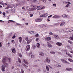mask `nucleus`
Listing matches in <instances>:
<instances>
[{
	"instance_id": "nucleus-32",
	"label": "nucleus",
	"mask_w": 73,
	"mask_h": 73,
	"mask_svg": "<svg viewBox=\"0 0 73 73\" xmlns=\"http://www.w3.org/2000/svg\"><path fill=\"white\" fill-rule=\"evenodd\" d=\"M11 11H12L13 13H15V10L14 9H12L11 10Z\"/></svg>"
},
{
	"instance_id": "nucleus-47",
	"label": "nucleus",
	"mask_w": 73,
	"mask_h": 73,
	"mask_svg": "<svg viewBox=\"0 0 73 73\" xmlns=\"http://www.w3.org/2000/svg\"><path fill=\"white\" fill-rule=\"evenodd\" d=\"M69 5H70L68 4L66 5V6H65V7H66V8H67L69 6Z\"/></svg>"
},
{
	"instance_id": "nucleus-13",
	"label": "nucleus",
	"mask_w": 73,
	"mask_h": 73,
	"mask_svg": "<svg viewBox=\"0 0 73 73\" xmlns=\"http://www.w3.org/2000/svg\"><path fill=\"white\" fill-rule=\"evenodd\" d=\"M11 50L13 53H16V50H15V48H12L11 49Z\"/></svg>"
},
{
	"instance_id": "nucleus-54",
	"label": "nucleus",
	"mask_w": 73,
	"mask_h": 73,
	"mask_svg": "<svg viewBox=\"0 0 73 73\" xmlns=\"http://www.w3.org/2000/svg\"><path fill=\"white\" fill-rule=\"evenodd\" d=\"M33 2L34 3H36L37 2V0H33Z\"/></svg>"
},
{
	"instance_id": "nucleus-55",
	"label": "nucleus",
	"mask_w": 73,
	"mask_h": 73,
	"mask_svg": "<svg viewBox=\"0 0 73 73\" xmlns=\"http://www.w3.org/2000/svg\"><path fill=\"white\" fill-rule=\"evenodd\" d=\"M56 4H53V6L54 7H56Z\"/></svg>"
},
{
	"instance_id": "nucleus-31",
	"label": "nucleus",
	"mask_w": 73,
	"mask_h": 73,
	"mask_svg": "<svg viewBox=\"0 0 73 73\" xmlns=\"http://www.w3.org/2000/svg\"><path fill=\"white\" fill-rule=\"evenodd\" d=\"M50 53H51V54H55L56 53L55 52L53 51H50Z\"/></svg>"
},
{
	"instance_id": "nucleus-30",
	"label": "nucleus",
	"mask_w": 73,
	"mask_h": 73,
	"mask_svg": "<svg viewBox=\"0 0 73 73\" xmlns=\"http://www.w3.org/2000/svg\"><path fill=\"white\" fill-rule=\"evenodd\" d=\"M68 42H69V43H70V44H73V42L71 41L70 40H68Z\"/></svg>"
},
{
	"instance_id": "nucleus-39",
	"label": "nucleus",
	"mask_w": 73,
	"mask_h": 73,
	"mask_svg": "<svg viewBox=\"0 0 73 73\" xmlns=\"http://www.w3.org/2000/svg\"><path fill=\"white\" fill-rule=\"evenodd\" d=\"M18 60L19 62L20 63H21V60L19 58H18Z\"/></svg>"
},
{
	"instance_id": "nucleus-38",
	"label": "nucleus",
	"mask_w": 73,
	"mask_h": 73,
	"mask_svg": "<svg viewBox=\"0 0 73 73\" xmlns=\"http://www.w3.org/2000/svg\"><path fill=\"white\" fill-rule=\"evenodd\" d=\"M33 49H35L36 48V46L35 45H33L32 46Z\"/></svg>"
},
{
	"instance_id": "nucleus-57",
	"label": "nucleus",
	"mask_w": 73,
	"mask_h": 73,
	"mask_svg": "<svg viewBox=\"0 0 73 73\" xmlns=\"http://www.w3.org/2000/svg\"><path fill=\"white\" fill-rule=\"evenodd\" d=\"M9 21H10V22H11V23H12V22H14V21L11 20H9Z\"/></svg>"
},
{
	"instance_id": "nucleus-4",
	"label": "nucleus",
	"mask_w": 73,
	"mask_h": 73,
	"mask_svg": "<svg viewBox=\"0 0 73 73\" xmlns=\"http://www.w3.org/2000/svg\"><path fill=\"white\" fill-rule=\"evenodd\" d=\"M66 30V31L64 30H62L63 32H70V28H67Z\"/></svg>"
},
{
	"instance_id": "nucleus-63",
	"label": "nucleus",
	"mask_w": 73,
	"mask_h": 73,
	"mask_svg": "<svg viewBox=\"0 0 73 73\" xmlns=\"http://www.w3.org/2000/svg\"><path fill=\"white\" fill-rule=\"evenodd\" d=\"M35 68H36V67H37V66L36 65H34L33 66Z\"/></svg>"
},
{
	"instance_id": "nucleus-17",
	"label": "nucleus",
	"mask_w": 73,
	"mask_h": 73,
	"mask_svg": "<svg viewBox=\"0 0 73 73\" xmlns=\"http://www.w3.org/2000/svg\"><path fill=\"white\" fill-rule=\"evenodd\" d=\"M39 54L41 56V57H43V56H44V53L43 52H39Z\"/></svg>"
},
{
	"instance_id": "nucleus-16",
	"label": "nucleus",
	"mask_w": 73,
	"mask_h": 73,
	"mask_svg": "<svg viewBox=\"0 0 73 73\" xmlns=\"http://www.w3.org/2000/svg\"><path fill=\"white\" fill-rule=\"evenodd\" d=\"M56 44L57 45H58V46H61V45H62V43L59 42H57Z\"/></svg>"
},
{
	"instance_id": "nucleus-41",
	"label": "nucleus",
	"mask_w": 73,
	"mask_h": 73,
	"mask_svg": "<svg viewBox=\"0 0 73 73\" xmlns=\"http://www.w3.org/2000/svg\"><path fill=\"white\" fill-rule=\"evenodd\" d=\"M48 66H49L51 69H53V68H52V66H50V65H48Z\"/></svg>"
},
{
	"instance_id": "nucleus-45",
	"label": "nucleus",
	"mask_w": 73,
	"mask_h": 73,
	"mask_svg": "<svg viewBox=\"0 0 73 73\" xmlns=\"http://www.w3.org/2000/svg\"><path fill=\"white\" fill-rule=\"evenodd\" d=\"M35 37H38V34H36L35 35Z\"/></svg>"
},
{
	"instance_id": "nucleus-20",
	"label": "nucleus",
	"mask_w": 73,
	"mask_h": 73,
	"mask_svg": "<svg viewBox=\"0 0 73 73\" xmlns=\"http://www.w3.org/2000/svg\"><path fill=\"white\" fill-rule=\"evenodd\" d=\"M28 33H30V34H34V33H35V31H28Z\"/></svg>"
},
{
	"instance_id": "nucleus-19",
	"label": "nucleus",
	"mask_w": 73,
	"mask_h": 73,
	"mask_svg": "<svg viewBox=\"0 0 73 73\" xmlns=\"http://www.w3.org/2000/svg\"><path fill=\"white\" fill-rule=\"evenodd\" d=\"M32 41V40L31 39H30L29 40H28L27 42V44H29L30 42H31Z\"/></svg>"
},
{
	"instance_id": "nucleus-48",
	"label": "nucleus",
	"mask_w": 73,
	"mask_h": 73,
	"mask_svg": "<svg viewBox=\"0 0 73 73\" xmlns=\"http://www.w3.org/2000/svg\"><path fill=\"white\" fill-rule=\"evenodd\" d=\"M28 10L29 11H32V8H30Z\"/></svg>"
},
{
	"instance_id": "nucleus-12",
	"label": "nucleus",
	"mask_w": 73,
	"mask_h": 73,
	"mask_svg": "<svg viewBox=\"0 0 73 73\" xmlns=\"http://www.w3.org/2000/svg\"><path fill=\"white\" fill-rule=\"evenodd\" d=\"M53 17L54 19H57V18H60V17H61V16L58 15H56L54 16Z\"/></svg>"
},
{
	"instance_id": "nucleus-18",
	"label": "nucleus",
	"mask_w": 73,
	"mask_h": 73,
	"mask_svg": "<svg viewBox=\"0 0 73 73\" xmlns=\"http://www.w3.org/2000/svg\"><path fill=\"white\" fill-rule=\"evenodd\" d=\"M45 8V7H42L41 8H40L37 9V10H42V9H44Z\"/></svg>"
},
{
	"instance_id": "nucleus-59",
	"label": "nucleus",
	"mask_w": 73,
	"mask_h": 73,
	"mask_svg": "<svg viewBox=\"0 0 73 73\" xmlns=\"http://www.w3.org/2000/svg\"><path fill=\"white\" fill-rule=\"evenodd\" d=\"M25 25H28L29 24H28V23H25Z\"/></svg>"
},
{
	"instance_id": "nucleus-64",
	"label": "nucleus",
	"mask_w": 73,
	"mask_h": 73,
	"mask_svg": "<svg viewBox=\"0 0 73 73\" xmlns=\"http://www.w3.org/2000/svg\"><path fill=\"white\" fill-rule=\"evenodd\" d=\"M52 15H50L48 16V18H49V17H52Z\"/></svg>"
},
{
	"instance_id": "nucleus-26",
	"label": "nucleus",
	"mask_w": 73,
	"mask_h": 73,
	"mask_svg": "<svg viewBox=\"0 0 73 73\" xmlns=\"http://www.w3.org/2000/svg\"><path fill=\"white\" fill-rule=\"evenodd\" d=\"M19 41L20 42H21V41H22V38L21 37H19Z\"/></svg>"
},
{
	"instance_id": "nucleus-27",
	"label": "nucleus",
	"mask_w": 73,
	"mask_h": 73,
	"mask_svg": "<svg viewBox=\"0 0 73 73\" xmlns=\"http://www.w3.org/2000/svg\"><path fill=\"white\" fill-rule=\"evenodd\" d=\"M65 24V22H62L61 24H60V26H62V25H64Z\"/></svg>"
},
{
	"instance_id": "nucleus-5",
	"label": "nucleus",
	"mask_w": 73,
	"mask_h": 73,
	"mask_svg": "<svg viewBox=\"0 0 73 73\" xmlns=\"http://www.w3.org/2000/svg\"><path fill=\"white\" fill-rule=\"evenodd\" d=\"M42 19L40 18H37L35 19V22H40L42 21Z\"/></svg>"
},
{
	"instance_id": "nucleus-53",
	"label": "nucleus",
	"mask_w": 73,
	"mask_h": 73,
	"mask_svg": "<svg viewBox=\"0 0 73 73\" xmlns=\"http://www.w3.org/2000/svg\"><path fill=\"white\" fill-rule=\"evenodd\" d=\"M38 40H39V38H36V41H38Z\"/></svg>"
},
{
	"instance_id": "nucleus-1",
	"label": "nucleus",
	"mask_w": 73,
	"mask_h": 73,
	"mask_svg": "<svg viewBox=\"0 0 73 73\" xmlns=\"http://www.w3.org/2000/svg\"><path fill=\"white\" fill-rule=\"evenodd\" d=\"M5 65V64H3L1 66V70L2 72H4L5 70V68L6 67Z\"/></svg>"
},
{
	"instance_id": "nucleus-7",
	"label": "nucleus",
	"mask_w": 73,
	"mask_h": 73,
	"mask_svg": "<svg viewBox=\"0 0 73 73\" xmlns=\"http://www.w3.org/2000/svg\"><path fill=\"white\" fill-rule=\"evenodd\" d=\"M47 46L48 47V48H52L53 46L50 43L48 42H47Z\"/></svg>"
},
{
	"instance_id": "nucleus-21",
	"label": "nucleus",
	"mask_w": 73,
	"mask_h": 73,
	"mask_svg": "<svg viewBox=\"0 0 73 73\" xmlns=\"http://www.w3.org/2000/svg\"><path fill=\"white\" fill-rule=\"evenodd\" d=\"M36 46L38 48H40V44L39 43H37L36 44Z\"/></svg>"
},
{
	"instance_id": "nucleus-28",
	"label": "nucleus",
	"mask_w": 73,
	"mask_h": 73,
	"mask_svg": "<svg viewBox=\"0 0 73 73\" xmlns=\"http://www.w3.org/2000/svg\"><path fill=\"white\" fill-rule=\"evenodd\" d=\"M11 61L12 60H11V59L10 58H9L8 59V61L9 62V63H11Z\"/></svg>"
},
{
	"instance_id": "nucleus-11",
	"label": "nucleus",
	"mask_w": 73,
	"mask_h": 73,
	"mask_svg": "<svg viewBox=\"0 0 73 73\" xmlns=\"http://www.w3.org/2000/svg\"><path fill=\"white\" fill-rule=\"evenodd\" d=\"M51 39L52 38L50 37H47L44 38L45 40H46V41H50Z\"/></svg>"
},
{
	"instance_id": "nucleus-61",
	"label": "nucleus",
	"mask_w": 73,
	"mask_h": 73,
	"mask_svg": "<svg viewBox=\"0 0 73 73\" xmlns=\"http://www.w3.org/2000/svg\"><path fill=\"white\" fill-rule=\"evenodd\" d=\"M31 7H35V5H32V4L31 5Z\"/></svg>"
},
{
	"instance_id": "nucleus-33",
	"label": "nucleus",
	"mask_w": 73,
	"mask_h": 73,
	"mask_svg": "<svg viewBox=\"0 0 73 73\" xmlns=\"http://www.w3.org/2000/svg\"><path fill=\"white\" fill-rule=\"evenodd\" d=\"M25 40L27 41L29 40V38L28 37H26L25 38Z\"/></svg>"
},
{
	"instance_id": "nucleus-46",
	"label": "nucleus",
	"mask_w": 73,
	"mask_h": 73,
	"mask_svg": "<svg viewBox=\"0 0 73 73\" xmlns=\"http://www.w3.org/2000/svg\"><path fill=\"white\" fill-rule=\"evenodd\" d=\"M19 56L20 57H22V55L21 54H19Z\"/></svg>"
},
{
	"instance_id": "nucleus-25",
	"label": "nucleus",
	"mask_w": 73,
	"mask_h": 73,
	"mask_svg": "<svg viewBox=\"0 0 73 73\" xmlns=\"http://www.w3.org/2000/svg\"><path fill=\"white\" fill-rule=\"evenodd\" d=\"M46 68L47 71L48 72L49 71V67L47 66H46Z\"/></svg>"
},
{
	"instance_id": "nucleus-35",
	"label": "nucleus",
	"mask_w": 73,
	"mask_h": 73,
	"mask_svg": "<svg viewBox=\"0 0 73 73\" xmlns=\"http://www.w3.org/2000/svg\"><path fill=\"white\" fill-rule=\"evenodd\" d=\"M16 25H18V26H21V24H19V23H16Z\"/></svg>"
},
{
	"instance_id": "nucleus-49",
	"label": "nucleus",
	"mask_w": 73,
	"mask_h": 73,
	"mask_svg": "<svg viewBox=\"0 0 73 73\" xmlns=\"http://www.w3.org/2000/svg\"><path fill=\"white\" fill-rule=\"evenodd\" d=\"M11 42L13 44H14L15 43V41L13 40H11Z\"/></svg>"
},
{
	"instance_id": "nucleus-42",
	"label": "nucleus",
	"mask_w": 73,
	"mask_h": 73,
	"mask_svg": "<svg viewBox=\"0 0 73 73\" xmlns=\"http://www.w3.org/2000/svg\"><path fill=\"white\" fill-rule=\"evenodd\" d=\"M70 40H73V37H70L69 38Z\"/></svg>"
},
{
	"instance_id": "nucleus-3",
	"label": "nucleus",
	"mask_w": 73,
	"mask_h": 73,
	"mask_svg": "<svg viewBox=\"0 0 73 73\" xmlns=\"http://www.w3.org/2000/svg\"><path fill=\"white\" fill-rule=\"evenodd\" d=\"M61 60L63 63H66V64H70L69 62H68V61H66L64 59H61Z\"/></svg>"
},
{
	"instance_id": "nucleus-60",
	"label": "nucleus",
	"mask_w": 73,
	"mask_h": 73,
	"mask_svg": "<svg viewBox=\"0 0 73 73\" xmlns=\"http://www.w3.org/2000/svg\"><path fill=\"white\" fill-rule=\"evenodd\" d=\"M15 37H16V36L15 35H14L12 37V38H15Z\"/></svg>"
},
{
	"instance_id": "nucleus-15",
	"label": "nucleus",
	"mask_w": 73,
	"mask_h": 73,
	"mask_svg": "<svg viewBox=\"0 0 73 73\" xmlns=\"http://www.w3.org/2000/svg\"><path fill=\"white\" fill-rule=\"evenodd\" d=\"M62 17L64 19H66L68 17V15H62Z\"/></svg>"
},
{
	"instance_id": "nucleus-29",
	"label": "nucleus",
	"mask_w": 73,
	"mask_h": 73,
	"mask_svg": "<svg viewBox=\"0 0 73 73\" xmlns=\"http://www.w3.org/2000/svg\"><path fill=\"white\" fill-rule=\"evenodd\" d=\"M68 61H70V62H73V60H72V59L69 58L68 59Z\"/></svg>"
},
{
	"instance_id": "nucleus-62",
	"label": "nucleus",
	"mask_w": 73,
	"mask_h": 73,
	"mask_svg": "<svg viewBox=\"0 0 73 73\" xmlns=\"http://www.w3.org/2000/svg\"><path fill=\"white\" fill-rule=\"evenodd\" d=\"M30 17H32L33 16V14H30Z\"/></svg>"
},
{
	"instance_id": "nucleus-40",
	"label": "nucleus",
	"mask_w": 73,
	"mask_h": 73,
	"mask_svg": "<svg viewBox=\"0 0 73 73\" xmlns=\"http://www.w3.org/2000/svg\"><path fill=\"white\" fill-rule=\"evenodd\" d=\"M70 32H72V31H73V27L70 28Z\"/></svg>"
},
{
	"instance_id": "nucleus-36",
	"label": "nucleus",
	"mask_w": 73,
	"mask_h": 73,
	"mask_svg": "<svg viewBox=\"0 0 73 73\" xmlns=\"http://www.w3.org/2000/svg\"><path fill=\"white\" fill-rule=\"evenodd\" d=\"M56 66L58 68H60V67H61V65L59 64H57Z\"/></svg>"
},
{
	"instance_id": "nucleus-43",
	"label": "nucleus",
	"mask_w": 73,
	"mask_h": 73,
	"mask_svg": "<svg viewBox=\"0 0 73 73\" xmlns=\"http://www.w3.org/2000/svg\"><path fill=\"white\" fill-rule=\"evenodd\" d=\"M23 66H24L25 67V68H27V66H26V65H25V64H23Z\"/></svg>"
},
{
	"instance_id": "nucleus-51",
	"label": "nucleus",
	"mask_w": 73,
	"mask_h": 73,
	"mask_svg": "<svg viewBox=\"0 0 73 73\" xmlns=\"http://www.w3.org/2000/svg\"><path fill=\"white\" fill-rule=\"evenodd\" d=\"M42 28H43V27H46V25H42Z\"/></svg>"
},
{
	"instance_id": "nucleus-50",
	"label": "nucleus",
	"mask_w": 73,
	"mask_h": 73,
	"mask_svg": "<svg viewBox=\"0 0 73 73\" xmlns=\"http://www.w3.org/2000/svg\"><path fill=\"white\" fill-rule=\"evenodd\" d=\"M38 26L39 27H40V28H42V25H38Z\"/></svg>"
},
{
	"instance_id": "nucleus-6",
	"label": "nucleus",
	"mask_w": 73,
	"mask_h": 73,
	"mask_svg": "<svg viewBox=\"0 0 73 73\" xmlns=\"http://www.w3.org/2000/svg\"><path fill=\"white\" fill-rule=\"evenodd\" d=\"M6 62L7 59H6V58H4L2 60V62H3V64H5L6 65H8V64H7V63H5V62Z\"/></svg>"
},
{
	"instance_id": "nucleus-37",
	"label": "nucleus",
	"mask_w": 73,
	"mask_h": 73,
	"mask_svg": "<svg viewBox=\"0 0 73 73\" xmlns=\"http://www.w3.org/2000/svg\"><path fill=\"white\" fill-rule=\"evenodd\" d=\"M21 73H24V70L23 69H21Z\"/></svg>"
},
{
	"instance_id": "nucleus-44",
	"label": "nucleus",
	"mask_w": 73,
	"mask_h": 73,
	"mask_svg": "<svg viewBox=\"0 0 73 73\" xmlns=\"http://www.w3.org/2000/svg\"><path fill=\"white\" fill-rule=\"evenodd\" d=\"M31 58H35V56L33 55H32L31 56Z\"/></svg>"
},
{
	"instance_id": "nucleus-2",
	"label": "nucleus",
	"mask_w": 73,
	"mask_h": 73,
	"mask_svg": "<svg viewBox=\"0 0 73 73\" xmlns=\"http://www.w3.org/2000/svg\"><path fill=\"white\" fill-rule=\"evenodd\" d=\"M5 5H7V6H8L7 7H6L5 9H8V8H12V7H11V6L10 5L9 7V6H8V5H7V3H3V7H4V6H5Z\"/></svg>"
},
{
	"instance_id": "nucleus-14",
	"label": "nucleus",
	"mask_w": 73,
	"mask_h": 73,
	"mask_svg": "<svg viewBox=\"0 0 73 73\" xmlns=\"http://www.w3.org/2000/svg\"><path fill=\"white\" fill-rule=\"evenodd\" d=\"M54 37L55 38H56V39H58V38H59V37L57 35H54Z\"/></svg>"
},
{
	"instance_id": "nucleus-34",
	"label": "nucleus",
	"mask_w": 73,
	"mask_h": 73,
	"mask_svg": "<svg viewBox=\"0 0 73 73\" xmlns=\"http://www.w3.org/2000/svg\"><path fill=\"white\" fill-rule=\"evenodd\" d=\"M32 11H36V10L37 9V8H32Z\"/></svg>"
},
{
	"instance_id": "nucleus-22",
	"label": "nucleus",
	"mask_w": 73,
	"mask_h": 73,
	"mask_svg": "<svg viewBox=\"0 0 73 73\" xmlns=\"http://www.w3.org/2000/svg\"><path fill=\"white\" fill-rule=\"evenodd\" d=\"M23 62L25 63V64H28V62L27 61V60H25V59H23Z\"/></svg>"
},
{
	"instance_id": "nucleus-23",
	"label": "nucleus",
	"mask_w": 73,
	"mask_h": 73,
	"mask_svg": "<svg viewBox=\"0 0 73 73\" xmlns=\"http://www.w3.org/2000/svg\"><path fill=\"white\" fill-rule=\"evenodd\" d=\"M66 54H67V55L68 56H69V57H70L71 58H72V56L70 54H69V53H68L67 52H66Z\"/></svg>"
},
{
	"instance_id": "nucleus-56",
	"label": "nucleus",
	"mask_w": 73,
	"mask_h": 73,
	"mask_svg": "<svg viewBox=\"0 0 73 73\" xmlns=\"http://www.w3.org/2000/svg\"><path fill=\"white\" fill-rule=\"evenodd\" d=\"M49 35H53V34L51 32L49 33Z\"/></svg>"
},
{
	"instance_id": "nucleus-58",
	"label": "nucleus",
	"mask_w": 73,
	"mask_h": 73,
	"mask_svg": "<svg viewBox=\"0 0 73 73\" xmlns=\"http://www.w3.org/2000/svg\"><path fill=\"white\" fill-rule=\"evenodd\" d=\"M3 16H5V13L4 12L3 13Z\"/></svg>"
},
{
	"instance_id": "nucleus-9",
	"label": "nucleus",
	"mask_w": 73,
	"mask_h": 73,
	"mask_svg": "<svg viewBox=\"0 0 73 73\" xmlns=\"http://www.w3.org/2000/svg\"><path fill=\"white\" fill-rule=\"evenodd\" d=\"M45 62H48V63H49V62H50V59L49 58L47 57L45 61Z\"/></svg>"
},
{
	"instance_id": "nucleus-8",
	"label": "nucleus",
	"mask_w": 73,
	"mask_h": 73,
	"mask_svg": "<svg viewBox=\"0 0 73 73\" xmlns=\"http://www.w3.org/2000/svg\"><path fill=\"white\" fill-rule=\"evenodd\" d=\"M31 48V46H30V45H28L26 48V51H28L29 50V49H30V48Z\"/></svg>"
},
{
	"instance_id": "nucleus-24",
	"label": "nucleus",
	"mask_w": 73,
	"mask_h": 73,
	"mask_svg": "<svg viewBox=\"0 0 73 73\" xmlns=\"http://www.w3.org/2000/svg\"><path fill=\"white\" fill-rule=\"evenodd\" d=\"M66 70H68V71H70V70H72L73 69L72 68H67L66 69Z\"/></svg>"
},
{
	"instance_id": "nucleus-10",
	"label": "nucleus",
	"mask_w": 73,
	"mask_h": 73,
	"mask_svg": "<svg viewBox=\"0 0 73 73\" xmlns=\"http://www.w3.org/2000/svg\"><path fill=\"white\" fill-rule=\"evenodd\" d=\"M48 15L47 13H45L42 14L40 16V17H45Z\"/></svg>"
},
{
	"instance_id": "nucleus-52",
	"label": "nucleus",
	"mask_w": 73,
	"mask_h": 73,
	"mask_svg": "<svg viewBox=\"0 0 73 73\" xmlns=\"http://www.w3.org/2000/svg\"><path fill=\"white\" fill-rule=\"evenodd\" d=\"M44 3H46V0H41Z\"/></svg>"
}]
</instances>
